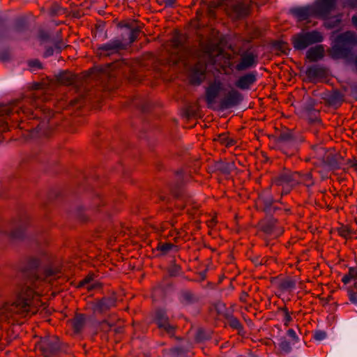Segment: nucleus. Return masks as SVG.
Here are the masks:
<instances>
[{
    "label": "nucleus",
    "mask_w": 357,
    "mask_h": 357,
    "mask_svg": "<svg viewBox=\"0 0 357 357\" xmlns=\"http://www.w3.org/2000/svg\"><path fill=\"white\" fill-rule=\"evenodd\" d=\"M61 275V269L54 265H50L41 271L38 270L22 288L16 301L0 308V322L8 321L15 314L25 317L29 313H36L43 289L52 285Z\"/></svg>",
    "instance_id": "nucleus-1"
},
{
    "label": "nucleus",
    "mask_w": 357,
    "mask_h": 357,
    "mask_svg": "<svg viewBox=\"0 0 357 357\" xmlns=\"http://www.w3.org/2000/svg\"><path fill=\"white\" fill-rule=\"evenodd\" d=\"M40 84H34L35 91L31 92L29 98L26 99L23 103L19 105L13 106L8 114L13 112H22L31 116L33 118L39 117V113H41L45 119H50L53 116V112L50 108L40 105V103L46 100L43 96V91L39 89Z\"/></svg>",
    "instance_id": "nucleus-2"
},
{
    "label": "nucleus",
    "mask_w": 357,
    "mask_h": 357,
    "mask_svg": "<svg viewBox=\"0 0 357 357\" xmlns=\"http://www.w3.org/2000/svg\"><path fill=\"white\" fill-rule=\"evenodd\" d=\"M357 46V34L351 31H344L336 36L328 50L333 59H347Z\"/></svg>",
    "instance_id": "nucleus-3"
},
{
    "label": "nucleus",
    "mask_w": 357,
    "mask_h": 357,
    "mask_svg": "<svg viewBox=\"0 0 357 357\" xmlns=\"http://www.w3.org/2000/svg\"><path fill=\"white\" fill-rule=\"evenodd\" d=\"M337 0H317L312 5L292 9V13L299 20H305L310 17L327 19L335 8Z\"/></svg>",
    "instance_id": "nucleus-4"
},
{
    "label": "nucleus",
    "mask_w": 357,
    "mask_h": 357,
    "mask_svg": "<svg viewBox=\"0 0 357 357\" xmlns=\"http://www.w3.org/2000/svg\"><path fill=\"white\" fill-rule=\"evenodd\" d=\"M273 183L282 188L281 194H288L294 187L299 183H303L307 187L314 184L311 173L301 174L298 172H291L285 170L274 179Z\"/></svg>",
    "instance_id": "nucleus-5"
},
{
    "label": "nucleus",
    "mask_w": 357,
    "mask_h": 357,
    "mask_svg": "<svg viewBox=\"0 0 357 357\" xmlns=\"http://www.w3.org/2000/svg\"><path fill=\"white\" fill-rule=\"evenodd\" d=\"M324 39V34L319 31H302L293 36L292 43L296 50H303L312 45L321 43Z\"/></svg>",
    "instance_id": "nucleus-6"
},
{
    "label": "nucleus",
    "mask_w": 357,
    "mask_h": 357,
    "mask_svg": "<svg viewBox=\"0 0 357 357\" xmlns=\"http://www.w3.org/2000/svg\"><path fill=\"white\" fill-rule=\"evenodd\" d=\"M28 225V217L26 215L22 216L10 225L9 228L1 229L0 235L11 241L20 240L24 237Z\"/></svg>",
    "instance_id": "nucleus-7"
},
{
    "label": "nucleus",
    "mask_w": 357,
    "mask_h": 357,
    "mask_svg": "<svg viewBox=\"0 0 357 357\" xmlns=\"http://www.w3.org/2000/svg\"><path fill=\"white\" fill-rule=\"evenodd\" d=\"M222 90V84L220 81H214L206 89V101L208 107L218 109V98Z\"/></svg>",
    "instance_id": "nucleus-8"
},
{
    "label": "nucleus",
    "mask_w": 357,
    "mask_h": 357,
    "mask_svg": "<svg viewBox=\"0 0 357 357\" xmlns=\"http://www.w3.org/2000/svg\"><path fill=\"white\" fill-rule=\"evenodd\" d=\"M257 63V54L253 51L248 50L242 52L235 68L238 71H243L255 67Z\"/></svg>",
    "instance_id": "nucleus-9"
},
{
    "label": "nucleus",
    "mask_w": 357,
    "mask_h": 357,
    "mask_svg": "<svg viewBox=\"0 0 357 357\" xmlns=\"http://www.w3.org/2000/svg\"><path fill=\"white\" fill-rule=\"evenodd\" d=\"M243 100V96L237 90L232 89L224 97L219 100L218 107L227 109L238 105Z\"/></svg>",
    "instance_id": "nucleus-10"
},
{
    "label": "nucleus",
    "mask_w": 357,
    "mask_h": 357,
    "mask_svg": "<svg viewBox=\"0 0 357 357\" xmlns=\"http://www.w3.org/2000/svg\"><path fill=\"white\" fill-rule=\"evenodd\" d=\"M317 157L321 160L330 169H336L340 167V162L337 156L333 155L331 151H326L324 148L319 146L315 149Z\"/></svg>",
    "instance_id": "nucleus-11"
},
{
    "label": "nucleus",
    "mask_w": 357,
    "mask_h": 357,
    "mask_svg": "<svg viewBox=\"0 0 357 357\" xmlns=\"http://www.w3.org/2000/svg\"><path fill=\"white\" fill-rule=\"evenodd\" d=\"M116 302L114 296L104 297L91 303V307L94 313H102L115 306Z\"/></svg>",
    "instance_id": "nucleus-12"
},
{
    "label": "nucleus",
    "mask_w": 357,
    "mask_h": 357,
    "mask_svg": "<svg viewBox=\"0 0 357 357\" xmlns=\"http://www.w3.org/2000/svg\"><path fill=\"white\" fill-rule=\"evenodd\" d=\"M249 10V5L247 1L238 0L232 3L227 8L229 15L234 17L239 18L248 15Z\"/></svg>",
    "instance_id": "nucleus-13"
},
{
    "label": "nucleus",
    "mask_w": 357,
    "mask_h": 357,
    "mask_svg": "<svg viewBox=\"0 0 357 357\" xmlns=\"http://www.w3.org/2000/svg\"><path fill=\"white\" fill-rule=\"evenodd\" d=\"M126 44L119 39L110 40L99 47L101 54L110 55L124 49Z\"/></svg>",
    "instance_id": "nucleus-14"
},
{
    "label": "nucleus",
    "mask_w": 357,
    "mask_h": 357,
    "mask_svg": "<svg viewBox=\"0 0 357 357\" xmlns=\"http://www.w3.org/2000/svg\"><path fill=\"white\" fill-rule=\"evenodd\" d=\"M257 81V73L251 72L241 76L235 82V86L242 90H248Z\"/></svg>",
    "instance_id": "nucleus-15"
},
{
    "label": "nucleus",
    "mask_w": 357,
    "mask_h": 357,
    "mask_svg": "<svg viewBox=\"0 0 357 357\" xmlns=\"http://www.w3.org/2000/svg\"><path fill=\"white\" fill-rule=\"evenodd\" d=\"M206 68L207 65L202 61L196 63L191 71V81L194 84H200L205 78Z\"/></svg>",
    "instance_id": "nucleus-16"
},
{
    "label": "nucleus",
    "mask_w": 357,
    "mask_h": 357,
    "mask_svg": "<svg viewBox=\"0 0 357 357\" xmlns=\"http://www.w3.org/2000/svg\"><path fill=\"white\" fill-rule=\"evenodd\" d=\"M261 229L268 234H273L275 236H278L282 233V230L278 228L277 221L274 219H270L269 220L261 223Z\"/></svg>",
    "instance_id": "nucleus-17"
},
{
    "label": "nucleus",
    "mask_w": 357,
    "mask_h": 357,
    "mask_svg": "<svg viewBox=\"0 0 357 357\" xmlns=\"http://www.w3.org/2000/svg\"><path fill=\"white\" fill-rule=\"evenodd\" d=\"M324 56V47L322 45H318L310 48L306 52V56L310 61H317Z\"/></svg>",
    "instance_id": "nucleus-18"
},
{
    "label": "nucleus",
    "mask_w": 357,
    "mask_h": 357,
    "mask_svg": "<svg viewBox=\"0 0 357 357\" xmlns=\"http://www.w3.org/2000/svg\"><path fill=\"white\" fill-rule=\"evenodd\" d=\"M123 63H124L123 61H117V62L112 63H108L104 66L100 67L99 71H100V73H101L108 77H112L113 76L112 71L121 68Z\"/></svg>",
    "instance_id": "nucleus-19"
},
{
    "label": "nucleus",
    "mask_w": 357,
    "mask_h": 357,
    "mask_svg": "<svg viewBox=\"0 0 357 357\" xmlns=\"http://www.w3.org/2000/svg\"><path fill=\"white\" fill-rule=\"evenodd\" d=\"M86 322V317L83 314H77L71 320V324L76 333L79 332Z\"/></svg>",
    "instance_id": "nucleus-20"
},
{
    "label": "nucleus",
    "mask_w": 357,
    "mask_h": 357,
    "mask_svg": "<svg viewBox=\"0 0 357 357\" xmlns=\"http://www.w3.org/2000/svg\"><path fill=\"white\" fill-rule=\"evenodd\" d=\"M296 281L294 279L287 278L280 281L279 288L282 291H291L296 287Z\"/></svg>",
    "instance_id": "nucleus-21"
},
{
    "label": "nucleus",
    "mask_w": 357,
    "mask_h": 357,
    "mask_svg": "<svg viewBox=\"0 0 357 357\" xmlns=\"http://www.w3.org/2000/svg\"><path fill=\"white\" fill-rule=\"evenodd\" d=\"M158 326L160 328L164 329L169 334H172L174 330V326L171 325L167 318L165 317H158Z\"/></svg>",
    "instance_id": "nucleus-22"
},
{
    "label": "nucleus",
    "mask_w": 357,
    "mask_h": 357,
    "mask_svg": "<svg viewBox=\"0 0 357 357\" xmlns=\"http://www.w3.org/2000/svg\"><path fill=\"white\" fill-rule=\"evenodd\" d=\"M357 279V267H351L349 269V272L347 274H345L342 278V281L344 284H348L352 280Z\"/></svg>",
    "instance_id": "nucleus-23"
},
{
    "label": "nucleus",
    "mask_w": 357,
    "mask_h": 357,
    "mask_svg": "<svg viewBox=\"0 0 357 357\" xmlns=\"http://www.w3.org/2000/svg\"><path fill=\"white\" fill-rule=\"evenodd\" d=\"M141 31L140 26H136L130 31L128 33V42L124 43L126 45L133 43L137 38Z\"/></svg>",
    "instance_id": "nucleus-24"
},
{
    "label": "nucleus",
    "mask_w": 357,
    "mask_h": 357,
    "mask_svg": "<svg viewBox=\"0 0 357 357\" xmlns=\"http://www.w3.org/2000/svg\"><path fill=\"white\" fill-rule=\"evenodd\" d=\"M348 296L350 302L357 305V282L354 283L352 288L348 290Z\"/></svg>",
    "instance_id": "nucleus-25"
},
{
    "label": "nucleus",
    "mask_w": 357,
    "mask_h": 357,
    "mask_svg": "<svg viewBox=\"0 0 357 357\" xmlns=\"http://www.w3.org/2000/svg\"><path fill=\"white\" fill-rule=\"evenodd\" d=\"M307 73L310 77H317L321 75L322 69L319 66H314L309 68Z\"/></svg>",
    "instance_id": "nucleus-26"
},
{
    "label": "nucleus",
    "mask_w": 357,
    "mask_h": 357,
    "mask_svg": "<svg viewBox=\"0 0 357 357\" xmlns=\"http://www.w3.org/2000/svg\"><path fill=\"white\" fill-rule=\"evenodd\" d=\"M37 133H38L40 135H43L45 137L48 136V132H49V126L46 125L45 122L40 123L37 128H36Z\"/></svg>",
    "instance_id": "nucleus-27"
},
{
    "label": "nucleus",
    "mask_w": 357,
    "mask_h": 357,
    "mask_svg": "<svg viewBox=\"0 0 357 357\" xmlns=\"http://www.w3.org/2000/svg\"><path fill=\"white\" fill-rule=\"evenodd\" d=\"M73 76L70 73H63L60 77V82L66 85H70L73 83Z\"/></svg>",
    "instance_id": "nucleus-28"
},
{
    "label": "nucleus",
    "mask_w": 357,
    "mask_h": 357,
    "mask_svg": "<svg viewBox=\"0 0 357 357\" xmlns=\"http://www.w3.org/2000/svg\"><path fill=\"white\" fill-rule=\"evenodd\" d=\"M341 20L342 17L340 15L336 16L333 19L328 20L326 22V26H328L329 28L335 27L340 24Z\"/></svg>",
    "instance_id": "nucleus-29"
},
{
    "label": "nucleus",
    "mask_w": 357,
    "mask_h": 357,
    "mask_svg": "<svg viewBox=\"0 0 357 357\" xmlns=\"http://www.w3.org/2000/svg\"><path fill=\"white\" fill-rule=\"evenodd\" d=\"M60 49H61V47L59 46L58 45H55L54 47H47V49L44 53L45 56L47 57V56L52 55L55 51L56 52H59Z\"/></svg>",
    "instance_id": "nucleus-30"
},
{
    "label": "nucleus",
    "mask_w": 357,
    "mask_h": 357,
    "mask_svg": "<svg viewBox=\"0 0 357 357\" xmlns=\"http://www.w3.org/2000/svg\"><path fill=\"white\" fill-rule=\"evenodd\" d=\"M173 247L174 245L172 243H160L158 245V249L163 253H166L169 252Z\"/></svg>",
    "instance_id": "nucleus-31"
},
{
    "label": "nucleus",
    "mask_w": 357,
    "mask_h": 357,
    "mask_svg": "<svg viewBox=\"0 0 357 357\" xmlns=\"http://www.w3.org/2000/svg\"><path fill=\"white\" fill-rule=\"evenodd\" d=\"M287 334L289 337V338H291V340H292L293 344H295L298 342L299 338L297 336V335L294 329H291V328L289 329L287 332Z\"/></svg>",
    "instance_id": "nucleus-32"
},
{
    "label": "nucleus",
    "mask_w": 357,
    "mask_h": 357,
    "mask_svg": "<svg viewBox=\"0 0 357 357\" xmlns=\"http://www.w3.org/2000/svg\"><path fill=\"white\" fill-rule=\"evenodd\" d=\"M91 278H85L80 282L79 286L80 287H86L88 289H91L93 288L94 284L93 283L91 284Z\"/></svg>",
    "instance_id": "nucleus-33"
},
{
    "label": "nucleus",
    "mask_w": 357,
    "mask_h": 357,
    "mask_svg": "<svg viewBox=\"0 0 357 357\" xmlns=\"http://www.w3.org/2000/svg\"><path fill=\"white\" fill-rule=\"evenodd\" d=\"M280 347L284 351H289L291 349V344L286 340H282L280 342Z\"/></svg>",
    "instance_id": "nucleus-34"
},
{
    "label": "nucleus",
    "mask_w": 357,
    "mask_h": 357,
    "mask_svg": "<svg viewBox=\"0 0 357 357\" xmlns=\"http://www.w3.org/2000/svg\"><path fill=\"white\" fill-rule=\"evenodd\" d=\"M291 320H292V318H291L290 314L289 313V312L287 310H284L283 318H282V321H283L284 324L287 326Z\"/></svg>",
    "instance_id": "nucleus-35"
},
{
    "label": "nucleus",
    "mask_w": 357,
    "mask_h": 357,
    "mask_svg": "<svg viewBox=\"0 0 357 357\" xmlns=\"http://www.w3.org/2000/svg\"><path fill=\"white\" fill-rule=\"evenodd\" d=\"M314 337L315 340L321 341L326 337V333L323 331H318L315 332Z\"/></svg>",
    "instance_id": "nucleus-36"
},
{
    "label": "nucleus",
    "mask_w": 357,
    "mask_h": 357,
    "mask_svg": "<svg viewBox=\"0 0 357 357\" xmlns=\"http://www.w3.org/2000/svg\"><path fill=\"white\" fill-rule=\"evenodd\" d=\"M344 5L345 7L351 8H357V0H345Z\"/></svg>",
    "instance_id": "nucleus-37"
},
{
    "label": "nucleus",
    "mask_w": 357,
    "mask_h": 357,
    "mask_svg": "<svg viewBox=\"0 0 357 357\" xmlns=\"http://www.w3.org/2000/svg\"><path fill=\"white\" fill-rule=\"evenodd\" d=\"M172 355L174 357L183 356V351L180 347H174L172 350Z\"/></svg>",
    "instance_id": "nucleus-38"
},
{
    "label": "nucleus",
    "mask_w": 357,
    "mask_h": 357,
    "mask_svg": "<svg viewBox=\"0 0 357 357\" xmlns=\"http://www.w3.org/2000/svg\"><path fill=\"white\" fill-rule=\"evenodd\" d=\"M275 46L278 47L282 52H284L287 49V43L282 41H278L275 44Z\"/></svg>",
    "instance_id": "nucleus-39"
},
{
    "label": "nucleus",
    "mask_w": 357,
    "mask_h": 357,
    "mask_svg": "<svg viewBox=\"0 0 357 357\" xmlns=\"http://www.w3.org/2000/svg\"><path fill=\"white\" fill-rule=\"evenodd\" d=\"M29 66L31 68H33L34 69L40 68H41V63L38 60L31 61L29 62Z\"/></svg>",
    "instance_id": "nucleus-40"
},
{
    "label": "nucleus",
    "mask_w": 357,
    "mask_h": 357,
    "mask_svg": "<svg viewBox=\"0 0 357 357\" xmlns=\"http://www.w3.org/2000/svg\"><path fill=\"white\" fill-rule=\"evenodd\" d=\"M40 264V262L37 259H33L30 261V266L32 268H38Z\"/></svg>",
    "instance_id": "nucleus-41"
},
{
    "label": "nucleus",
    "mask_w": 357,
    "mask_h": 357,
    "mask_svg": "<svg viewBox=\"0 0 357 357\" xmlns=\"http://www.w3.org/2000/svg\"><path fill=\"white\" fill-rule=\"evenodd\" d=\"M57 349V346L55 344H50V351L48 352L44 351V354L47 356L52 353L54 352Z\"/></svg>",
    "instance_id": "nucleus-42"
},
{
    "label": "nucleus",
    "mask_w": 357,
    "mask_h": 357,
    "mask_svg": "<svg viewBox=\"0 0 357 357\" xmlns=\"http://www.w3.org/2000/svg\"><path fill=\"white\" fill-rule=\"evenodd\" d=\"M352 96L357 100V84L351 87Z\"/></svg>",
    "instance_id": "nucleus-43"
},
{
    "label": "nucleus",
    "mask_w": 357,
    "mask_h": 357,
    "mask_svg": "<svg viewBox=\"0 0 357 357\" xmlns=\"http://www.w3.org/2000/svg\"><path fill=\"white\" fill-rule=\"evenodd\" d=\"M231 326L234 327V328H238L241 326V324H240V322L236 320V319H234L231 321Z\"/></svg>",
    "instance_id": "nucleus-44"
},
{
    "label": "nucleus",
    "mask_w": 357,
    "mask_h": 357,
    "mask_svg": "<svg viewBox=\"0 0 357 357\" xmlns=\"http://www.w3.org/2000/svg\"><path fill=\"white\" fill-rule=\"evenodd\" d=\"M353 24L357 27V15H354L351 19Z\"/></svg>",
    "instance_id": "nucleus-45"
},
{
    "label": "nucleus",
    "mask_w": 357,
    "mask_h": 357,
    "mask_svg": "<svg viewBox=\"0 0 357 357\" xmlns=\"http://www.w3.org/2000/svg\"><path fill=\"white\" fill-rule=\"evenodd\" d=\"M354 65L355 70H356V72H357V55L355 56V58L354 59Z\"/></svg>",
    "instance_id": "nucleus-46"
},
{
    "label": "nucleus",
    "mask_w": 357,
    "mask_h": 357,
    "mask_svg": "<svg viewBox=\"0 0 357 357\" xmlns=\"http://www.w3.org/2000/svg\"><path fill=\"white\" fill-rule=\"evenodd\" d=\"M42 347H43V349L45 350V344L43 343Z\"/></svg>",
    "instance_id": "nucleus-47"
},
{
    "label": "nucleus",
    "mask_w": 357,
    "mask_h": 357,
    "mask_svg": "<svg viewBox=\"0 0 357 357\" xmlns=\"http://www.w3.org/2000/svg\"><path fill=\"white\" fill-rule=\"evenodd\" d=\"M6 126H3V128H2V129H1V130H6Z\"/></svg>",
    "instance_id": "nucleus-48"
}]
</instances>
